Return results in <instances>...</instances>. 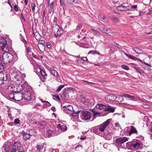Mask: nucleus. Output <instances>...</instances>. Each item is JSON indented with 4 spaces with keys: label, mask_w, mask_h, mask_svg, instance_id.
<instances>
[{
    "label": "nucleus",
    "mask_w": 152,
    "mask_h": 152,
    "mask_svg": "<svg viewBox=\"0 0 152 152\" xmlns=\"http://www.w3.org/2000/svg\"><path fill=\"white\" fill-rule=\"evenodd\" d=\"M10 76L16 82L19 83H21V84L15 85V92H20L28 86L27 82L24 81V79L22 75L19 72L14 71L11 73Z\"/></svg>",
    "instance_id": "nucleus-1"
},
{
    "label": "nucleus",
    "mask_w": 152,
    "mask_h": 152,
    "mask_svg": "<svg viewBox=\"0 0 152 152\" xmlns=\"http://www.w3.org/2000/svg\"><path fill=\"white\" fill-rule=\"evenodd\" d=\"M2 60L4 63L9 64H12L14 61L13 55L7 52L3 54Z\"/></svg>",
    "instance_id": "nucleus-2"
},
{
    "label": "nucleus",
    "mask_w": 152,
    "mask_h": 152,
    "mask_svg": "<svg viewBox=\"0 0 152 152\" xmlns=\"http://www.w3.org/2000/svg\"><path fill=\"white\" fill-rule=\"evenodd\" d=\"M0 49L4 52H7L9 50V47L7 43V38L1 37L0 38Z\"/></svg>",
    "instance_id": "nucleus-3"
},
{
    "label": "nucleus",
    "mask_w": 152,
    "mask_h": 152,
    "mask_svg": "<svg viewBox=\"0 0 152 152\" xmlns=\"http://www.w3.org/2000/svg\"><path fill=\"white\" fill-rule=\"evenodd\" d=\"M24 150L19 141L15 142L11 149V152H24Z\"/></svg>",
    "instance_id": "nucleus-4"
},
{
    "label": "nucleus",
    "mask_w": 152,
    "mask_h": 152,
    "mask_svg": "<svg viewBox=\"0 0 152 152\" xmlns=\"http://www.w3.org/2000/svg\"><path fill=\"white\" fill-rule=\"evenodd\" d=\"M96 107L99 109H104L105 111H110L112 113L114 112L115 109L109 105H107L105 104H98L96 105Z\"/></svg>",
    "instance_id": "nucleus-5"
},
{
    "label": "nucleus",
    "mask_w": 152,
    "mask_h": 152,
    "mask_svg": "<svg viewBox=\"0 0 152 152\" xmlns=\"http://www.w3.org/2000/svg\"><path fill=\"white\" fill-rule=\"evenodd\" d=\"M78 112H80V117L82 120L87 121L89 120L91 117V113L88 111L79 110Z\"/></svg>",
    "instance_id": "nucleus-6"
},
{
    "label": "nucleus",
    "mask_w": 152,
    "mask_h": 152,
    "mask_svg": "<svg viewBox=\"0 0 152 152\" xmlns=\"http://www.w3.org/2000/svg\"><path fill=\"white\" fill-rule=\"evenodd\" d=\"M52 30L54 32V35L56 37H59L63 32V29L61 28L58 24L54 25L53 26Z\"/></svg>",
    "instance_id": "nucleus-7"
},
{
    "label": "nucleus",
    "mask_w": 152,
    "mask_h": 152,
    "mask_svg": "<svg viewBox=\"0 0 152 152\" xmlns=\"http://www.w3.org/2000/svg\"><path fill=\"white\" fill-rule=\"evenodd\" d=\"M32 89L31 88H29L27 90H25L24 92L23 93V99H26L27 101H29L31 98Z\"/></svg>",
    "instance_id": "nucleus-8"
},
{
    "label": "nucleus",
    "mask_w": 152,
    "mask_h": 152,
    "mask_svg": "<svg viewBox=\"0 0 152 152\" xmlns=\"http://www.w3.org/2000/svg\"><path fill=\"white\" fill-rule=\"evenodd\" d=\"M110 121V119H108L106 121L104 122L102 124L99 126V130L102 132H103L109 124V122Z\"/></svg>",
    "instance_id": "nucleus-9"
},
{
    "label": "nucleus",
    "mask_w": 152,
    "mask_h": 152,
    "mask_svg": "<svg viewBox=\"0 0 152 152\" xmlns=\"http://www.w3.org/2000/svg\"><path fill=\"white\" fill-rule=\"evenodd\" d=\"M129 138L126 137H120L115 140V143L121 145L128 140Z\"/></svg>",
    "instance_id": "nucleus-10"
},
{
    "label": "nucleus",
    "mask_w": 152,
    "mask_h": 152,
    "mask_svg": "<svg viewBox=\"0 0 152 152\" xmlns=\"http://www.w3.org/2000/svg\"><path fill=\"white\" fill-rule=\"evenodd\" d=\"M116 9L118 11L124 12L129 11L130 10L129 6H126L124 5L123 4L117 7Z\"/></svg>",
    "instance_id": "nucleus-11"
},
{
    "label": "nucleus",
    "mask_w": 152,
    "mask_h": 152,
    "mask_svg": "<svg viewBox=\"0 0 152 152\" xmlns=\"http://www.w3.org/2000/svg\"><path fill=\"white\" fill-rule=\"evenodd\" d=\"M14 93H15V100L19 101L23 99V93L17 92H14Z\"/></svg>",
    "instance_id": "nucleus-12"
},
{
    "label": "nucleus",
    "mask_w": 152,
    "mask_h": 152,
    "mask_svg": "<svg viewBox=\"0 0 152 152\" xmlns=\"http://www.w3.org/2000/svg\"><path fill=\"white\" fill-rule=\"evenodd\" d=\"M105 99L108 101H114L116 99H118L114 94H110L106 95L105 97Z\"/></svg>",
    "instance_id": "nucleus-13"
},
{
    "label": "nucleus",
    "mask_w": 152,
    "mask_h": 152,
    "mask_svg": "<svg viewBox=\"0 0 152 152\" xmlns=\"http://www.w3.org/2000/svg\"><path fill=\"white\" fill-rule=\"evenodd\" d=\"M101 29L103 33H104L108 35L113 36L114 34V33L112 31L111 29L104 28H102Z\"/></svg>",
    "instance_id": "nucleus-14"
},
{
    "label": "nucleus",
    "mask_w": 152,
    "mask_h": 152,
    "mask_svg": "<svg viewBox=\"0 0 152 152\" xmlns=\"http://www.w3.org/2000/svg\"><path fill=\"white\" fill-rule=\"evenodd\" d=\"M80 101L81 102L85 104L89 105L90 104V100L87 98L83 96H80Z\"/></svg>",
    "instance_id": "nucleus-15"
},
{
    "label": "nucleus",
    "mask_w": 152,
    "mask_h": 152,
    "mask_svg": "<svg viewBox=\"0 0 152 152\" xmlns=\"http://www.w3.org/2000/svg\"><path fill=\"white\" fill-rule=\"evenodd\" d=\"M44 144L43 143H38L36 146L37 151L38 152H42L43 149H44V150H45V149L44 148Z\"/></svg>",
    "instance_id": "nucleus-16"
},
{
    "label": "nucleus",
    "mask_w": 152,
    "mask_h": 152,
    "mask_svg": "<svg viewBox=\"0 0 152 152\" xmlns=\"http://www.w3.org/2000/svg\"><path fill=\"white\" fill-rule=\"evenodd\" d=\"M20 134L21 135L23 136V140H26L30 139L31 136V135L30 134L27 133L24 131L22 132Z\"/></svg>",
    "instance_id": "nucleus-17"
},
{
    "label": "nucleus",
    "mask_w": 152,
    "mask_h": 152,
    "mask_svg": "<svg viewBox=\"0 0 152 152\" xmlns=\"http://www.w3.org/2000/svg\"><path fill=\"white\" fill-rule=\"evenodd\" d=\"M50 73L56 78V80L58 78L59 75L58 72L54 69L53 67L50 68Z\"/></svg>",
    "instance_id": "nucleus-18"
},
{
    "label": "nucleus",
    "mask_w": 152,
    "mask_h": 152,
    "mask_svg": "<svg viewBox=\"0 0 152 152\" xmlns=\"http://www.w3.org/2000/svg\"><path fill=\"white\" fill-rule=\"evenodd\" d=\"M130 127V129L129 132V134L130 136L133 134L137 133V131L134 126H131Z\"/></svg>",
    "instance_id": "nucleus-19"
},
{
    "label": "nucleus",
    "mask_w": 152,
    "mask_h": 152,
    "mask_svg": "<svg viewBox=\"0 0 152 152\" xmlns=\"http://www.w3.org/2000/svg\"><path fill=\"white\" fill-rule=\"evenodd\" d=\"M79 114L80 115V112H78V111L77 112H75V110L74 111V112H72V114L71 115V116H72L73 118L77 120Z\"/></svg>",
    "instance_id": "nucleus-20"
},
{
    "label": "nucleus",
    "mask_w": 152,
    "mask_h": 152,
    "mask_svg": "<svg viewBox=\"0 0 152 152\" xmlns=\"http://www.w3.org/2000/svg\"><path fill=\"white\" fill-rule=\"evenodd\" d=\"M12 148L11 146L8 145H5L3 146V149L6 152H11Z\"/></svg>",
    "instance_id": "nucleus-21"
},
{
    "label": "nucleus",
    "mask_w": 152,
    "mask_h": 152,
    "mask_svg": "<svg viewBox=\"0 0 152 152\" xmlns=\"http://www.w3.org/2000/svg\"><path fill=\"white\" fill-rule=\"evenodd\" d=\"M2 77L4 81H7V75L6 72H0V78Z\"/></svg>",
    "instance_id": "nucleus-22"
},
{
    "label": "nucleus",
    "mask_w": 152,
    "mask_h": 152,
    "mask_svg": "<svg viewBox=\"0 0 152 152\" xmlns=\"http://www.w3.org/2000/svg\"><path fill=\"white\" fill-rule=\"evenodd\" d=\"M98 18L99 20L102 21L103 22L106 23L108 21V20L107 19H105L104 16L102 15H99Z\"/></svg>",
    "instance_id": "nucleus-23"
},
{
    "label": "nucleus",
    "mask_w": 152,
    "mask_h": 152,
    "mask_svg": "<svg viewBox=\"0 0 152 152\" xmlns=\"http://www.w3.org/2000/svg\"><path fill=\"white\" fill-rule=\"evenodd\" d=\"M62 109H65L67 110H69L70 111H73V107L71 105L63 106L62 107Z\"/></svg>",
    "instance_id": "nucleus-24"
},
{
    "label": "nucleus",
    "mask_w": 152,
    "mask_h": 152,
    "mask_svg": "<svg viewBox=\"0 0 152 152\" xmlns=\"http://www.w3.org/2000/svg\"><path fill=\"white\" fill-rule=\"evenodd\" d=\"M15 85H8V86L6 87V88L9 91L14 92V89H15Z\"/></svg>",
    "instance_id": "nucleus-25"
},
{
    "label": "nucleus",
    "mask_w": 152,
    "mask_h": 152,
    "mask_svg": "<svg viewBox=\"0 0 152 152\" xmlns=\"http://www.w3.org/2000/svg\"><path fill=\"white\" fill-rule=\"evenodd\" d=\"M57 126L58 129H60L63 131H66L67 129L66 126L64 125H61L59 124L57 125Z\"/></svg>",
    "instance_id": "nucleus-26"
},
{
    "label": "nucleus",
    "mask_w": 152,
    "mask_h": 152,
    "mask_svg": "<svg viewBox=\"0 0 152 152\" xmlns=\"http://www.w3.org/2000/svg\"><path fill=\"white\" fill-rule=\"evenodd\" d=\"M91 30L93 33L96 37H99L100 35V33L98 31L93 28H92Z\"/></svg>",
    "instance_id": "nucleus-27"
},
{
    "label": "nucleus",
    "mask_w": 152,
    "mask_h": 152,
    "mask_svg": "<svg viewBox=\"0 0 152 152\" xmlns=\"http://www.w3.org/2000/svg\"><path fill=\"white\" fill-rule=\"evenodd\" d=\"M133 50L138 54H140L142 52V50L137 48H134Z\"/></svg>",
    "instance_id": "nucleus-28"
},
{
    "label": "nucleus",
    "mask_w": 152,
    "mask_h": 152,
    "mask_svg": "<svg viewBox=\"0 0 152 152\" xmlns=\"http://www.w3.org/2000/svg\"><path fill=\"white\" fill-rule=\"evenodd\" d=\"M15 96V93H10L9 94L8 98L9 99H13L14 100Z\"/></svg>",
    "instance_id": "nucleus-29"
},
{
    "label": "nucleus",
    "mask_w": 152,
    "mask_h": 152,
    "mask_svg": "<svg viewBox=\"0 0 152 152\" xmlns=\"http://www.w3.org/2000/svg\"><path fill=\"white\" fill-rule=\"evenodd\" d=\"M140 142H137L133 144L132 145L134 148L138 149L140 148Z\"/></svg>",
    "instance_id": "nucleus-30"
},
{
    "label": "nucleus",
    "mask_w": 152,
    "mask_h": 152,
    "mask_svg": "<svg viewBox=\"0 0 152 152\" xmlns=\"http://www.w3.org/2000/svg\"><path fill=\"white\" fill-rule=\"evenodd\" d=\"M40 72L42 77L44 78L45 79L47 76V74H46L45 71L43 70H40Z\"/></svg>",
    "instance_id": "nucleus-31"
},
{
    "label": "nucleus",
    "mask_w": 152,
    "mask_h": 152,
    "mask_svg": "<svg viewBox=\"0 0 152 152\" xmlns=\"http://www.w3.org/2000/svg\"><path fill=\"white\" fill-rule=\"evenodd\" d=\"M47 135L49 137L51 135H52L53 136L54 135V134H53V132L52 130H50L49 129H48L47 130Z\"/></svg>",
    "instance_id": "nucleus-32"
},
{
    "label": "nucleus",
    "mask_w": 152,
    "mask_h": 152,
    "mask_svg": "<svg viewBox=\"0 0 152 152\" xmlns=\"http://www.w3.org/2000/svg\"><path fill=\"white\" fill-rule=\"evenodd\" d=\"M38 124L41 126L43 127L44 126H46L47 124L46 122L45 121H42L40 122H38Z\"/></svg>",
    "instance_id": "nucleus-33"
},
{
    "label": "nucleus",
    "mask_w": 152,
    "mask_h": 152,
    "mask_svg": "<svg viewBox=\"0 0 152 152\" xmlns=\"http://www.w3.org/2000/svg\"><path fill=\"white\" fill-rule=\"evenodd\" d=\"M63 111L67 115H68L69 116H71L72 114V112H73L72 111H70L69 110H66L65 109H63Z\"/></svg>",
    "instance_id": "nucleus-34"
},
{
    "label": "nucleus",
    "mask_w": 152,
    "mask_h": 152,
    "mask_svg": "<svg viewBox=\"0 0 152 152\" xmlns=\"http://www.w3.org/2000/svg\"><path fill=\"white\" fill-rule=\"evenodd\" d=\"M122 96H124V97L127 98H129L131 99H134V97L133 96H131L128 94H124Z\"/></svg>",
    "instance_id": "nucleus-35"
},
{
    "label": "nucleus",
    "mask_w": 152,
    "mask_h": 152,
    "mask_svg": "<svg viewBox=\"0 0 152 152\" xmlns=\"http://www.w3.org/2000/svg\"><path fill=\"white\" fill-rule=\"evenodd\" d=\"M142 106L145 108H148L150 107V105L149 104V103H144L142 104Z\"/></svg>",
    "instance_id": "nucleus-36"
},
{
    "label": "nucleus",
    "mask_w": 152,
    "mask_h": 152,
    "mask_svg": "<svg viewBox=\"0 0 152 152\" xmlns=\"http://www.w3.org/2000/svg\"><path fill=\"white\" fill-rule=\"evenodd\" d=\"M64 87V85H61L59 86L58 88L56 89V92L57 93L59 92Z\"/></svg>",
    "instance_id": "nucleus-37"
},
{
    "label": "nucleus",
    "mask_w": 152,
    "mask_h": 152,
    "mask_svg": "<svg viewBox=\"0 0 152 152\" xmlns=\"http://www.w3.org/2000/svg\"><path fill=\"white\" fill-rule=\"evenodd\" d=\"M83 148V146L81 145H77L75 148V149L77 151H80Z\"/></svg>",
    "instance_id": "nucleus-38"
},
{
    "label": "nucleus",
    "mask_w": 152,
    "mask_h": 152,
    "mask_svg": "<svg viewBox=\"0 0 152 152\" xmlns=\"http://www.w3.org/2000/svg\"><path fill=\"white\" fill-rule=\"evenodd\" d=\"M4 67L2 63L0 62V72H3L4 70Z\"/></svg>",
    "instance_id": "nucleus-39"
},
{
    "label": "nucleus",
    "mask_w": 152,
    "mask_h": 152,
    "mask_svg": "<svg viewBox=\"0 0 152 152\" xmlns=\"http://www.w3.org/2000/svg\"><path fill=\"white\" fill-rule=\"evenodd\" d=\"M92 111L93 112L94 116H95L96 115L100 114V113L98 112L97 111H95V110L94 109H93L92 110Z\"/></svg>",
    "instance_id": "nucleus-40"
},
{
    "label": "nucleus",
    "mask_w": 152,
    "mask_h": 152,
    "mask_svg": "<svg viewBox=\"0 0 152 152\" xmlns=\"http://www.w3.org/2000/svg\"><path fill=\"white\" fill-rule=\"evenodd\" d=\"M121 67L126 70H129V67L125 65H122L121 66Z\"/></svg>",
    "instance_id": "nucleus-41"
},
{
    "label": "nucleus",
    "mask_w": 152,
    "mask_h": 152,
    "mask_svg": "<svg viewBox=\"0 0 152 152\" xmlns=\"http://www.w3.org/2000/svg\"><path fill=\"white\" fill-rule=\"evenodd\" d=\"M116 97L118 98V99H116V101H118V102H121L122 100V101H123L122 99H123L122 96H120L119 97Z\"/></svg>",
    "instance_id": "nucleus-42"
},
{
    "label": "nucleus",
    "mask_w": 152,
    "mask_h": 152,
    "mask_svg": "<svg viewBox=\"0 0 152 152\" xmlns=\"http://www.w3.org/2000/svg\"><path fill=\"white\" fill-rule=\"evenodd\" d=\"M20 120L18 118H16L14 121V123L15 124H18L20 123Z\"/></svg>",
    "instance_id": "nucleus-43"
},
{
    "label": "nucleus",
    "mask_w": 152,
    "mask_h": 152,
    "mask_svg": "<svg viewBox=\"0 0 152 152\" xmlns=\"http://www.w3.org/2000/svg\"><path fill=\"white\" fill-rule=\"evenodd\" d=\"M26 55L27 56L30 52L31 51V49L29 47L27 48L26 49Z\"/></svg>",
    "instance_id": "nucleus-44"
},
{
    "label": "nucleus",
    "mask_w": 152,
    "mask_h": 152,
    "mask_svg": "<svg viewBox=\"0 0 152 152\" xmlns=\"http://www.w3.org/2000/svg\"><path fill=\"white\" fill-rule=\"evenodd\" d=\"M53 1H52L51 2L50 5V10L51 11H53L54 10L53 8Z\"/></svg>",
    "instance_id": "nucleus-45"
},
{
    "label": "nucleus",
    "mask_w": 152,
    "mask_h": 152,
    "mask_svg": "<svg viewBox=\"0 0 152 152\" xmlns=\"http://www.w3.org/2000/svg\"><path fill=\"white\" fill-rule=\"evenodd\" d=\"M134 68L135 69L136 72L141 74V72L142 71V70L140 69L139 68H137L136 67H134Z\"/></svg>",
    "instance_id": "nucleus-46"
},
{
    "label": "nucleus",
    "mask_w": 152,
    "mask_h": 152,
    "mask_svg": "<svg viewBox=\"0 0 152 152\" xmlns=\"http://www.w3.org/2000/svg\"><path fill=\"white\" fill-rule=\"evenodd\" d=\"M116 47L118 48H121V46L119 45L118 44H117L116 43H114L113 44Z\"/></svg>",
    "instance_id": "nucleus-47"
},
{
    "label": "nucleus",
    "mask_w": 152,
    "mask_h": 152,
    "mask_svg": "<svg viewBox=\"0 0 152 152\" xmlns=\"http://www.w3.org/2000/svg\"><path fill=\"white\" fill-rule=\"evenodd\" d=\"M41 101L42 102L45 103V104H46V105L47 106L50 107V106H51V105L50 104L48 101H45L43 102L42 100H41Z\"/></svg>",
    "instance_id": "nucleus-48"
},
{
    "label": "nucleus",
    "mask_w": 152,
    "mask_h": 152,
    "mask_svg": "<svg viewBox=\"0 0 152 152\" xmlns=\"http://www.w3.org/2000/svg\"><path fill=\"white\" fill-rule=\"evenodd\" d=\"M35 5L34 3H32L31 4V8L32 11H34L35 10Z\"/></svg>",
    "instance_id": "nucleus-49"
},
{
    "label": "nucleus",
    "mask_w": 152,
    "mask_h": 152,
    "mask_svg": "<svg viewBox=\"0 0 152 152\" xmlns=\"http://www.w3.org/2000/svg\"><path fill=\"white\" fill-rule=\"evenodd\" d=\"M29 132L31 133L32 134H35V130L34 129H31L29 130Z\"/></svg>",
    "instance_id": "nucleus-50"
},
{
    "label": "nucleus",
    "mask_w": 152,
    "mask_h": 152,
    "mask_svg": "<svg viewBox=\"0 0 152 152\" xmlns=\"http://www.w3.org/2000/svg\"><path fill=\"white\" fill-rule=\"evenodd\" d=\"M46 45L47 47L48 48H51V45L50 42H47Z\"/></svg>",
    "instance_id": "nucleus-51"
},
{
    "label": "nucleus",
    "mask_w": 152,
    "mask_h": 152,
    "mask_svg": "<svg viewBox=\"0 0 152 152\" xmlns=\"http://www.w3.org/2000/svg\"><path fill=\"white\" fill-rule=\"evenodd\" d=\"M2 77L0 78V85L4 83V82L6 81H4Z\"/></svg>",
    "instance_id": "nucleus-52"
},
{
    "label": "nucleus",
    "mask_w": 152,
    "mask_h": 152,
    "mask_svg": "<svg viewBox=\"0 0 152 152\" xmlns=\"http://www.w3.org/2000/svg\"><path fill=\"white\" fill-rule=\"evenodd\" d=\"M133 60H136V61H140L141 62H142V61L141 60V59H139L138 58L134 56L133 57V59H132Z\"/></svg>",
    "instance_id": "nucleus-53"
},
{
    "label": "nucleus",
    "mask_w": 152,
    "mask_h": 152,
    "mask_svg": "<svg viewBox=\"0 0 152 152\" xmlns=\"http://www.w3.org/2000/svg\"><path fill=\"white\" fill-rule=\"evenodd\" d=\"M83 81L84 82H86L87 83V84H88V85H90V84H95V83H94L89 82L88 81H86L85 80H83Z\"/></svg>",
    "instance_id": "nucleus-54"
},
{
    "label": "nucleus",
    "mask_w": 152,
    "mask_h": 152,
    "mask_svg": "<svg viewBox=\"0 0 152 152\" xmlns=\"http://www.w3.org/2000/svg\"><path fill=\"white\" fill-rule=\"evenodd\" d=\"M45 41L44 40L42 39L40 40L39 42L40 44H42V45H44V44L45 43Z\"/></svg>",
    "instance_id": "nucleus-55"
},
{
    "label": "nucleus",
    "mask_w": 152,
    "mask_h": 152,
    "mask_svg": "<svg viewBox=\"0 0 152 152\" xmlns=\"http://www.w3.org/2000/svg\"><path fill=\"white\" fill-rule=\"evenodd\" d=\"M82 27V26L81 25H78L77 27L76 30H80Z\"/></svg>",
    "instance_id": "nucleus-56"
},
{
    "label": "nucleus",
    "mask_w": 152,
    "mask_h": 152,
    "mask_svg": "<svg viewBox=\"0 0 152 152\" xmlns=\"http://www.w3.org/2000/svg\"><path fill=\"white\" fill-rule=\"evenodd\" d=\"M81 59L84 61H88V60L87 58L86 57H81Z\"/></svg>",
    "instance_id": "nucleus-57"
},
{
    "label": "nucleus",
    "mask_w": 152,
    "mask_h": 152,
    "mask_svg": "<svg viewBox=\"0 0 152 152\" xmlns=\"http://www.w3.org/2000/svg\"><path fill=\"white\" fill-rule=\"evenodd\" d=\"M60 2L61 5L62 6L64 3L65 0H60Z\"/></svg>",
    "instance_id": "nucleus-58"
},
{
    "label": "nucleus",
    "mask_w": 152,
    "mask_h": 152,
    "mask_svg": "<svg viewBox=\"0 0 152 152\" xmlns=\"http://www.w3.org/2000/svg\"><path fill=\"white\" fill-rule=\"evenodd\" d=\"M14 9L16 11H18V7L16 5H15L14 6Z\"/></svg>",
    "instance_id": "nucleus-59"
},
{
    "label": "nucleus",
    "mask_w": 152,
    "mask_h": 152,
    "mask_svg": "<svg viewBox=\"0 0 152 152\" xmlns=\"http://www.w3.org/2000/svg\"><path fill=\"white\" fill-rule=\"evenodd\" d=\"M32 54L34 58H37V55L33 53H32Z\"/></svg>",
    "instance_id": "nucleus-60"
},
{
    "label": "nucleus",
    "mask_w": 152,
    "mask_h": 152,
    "mask_svg": "<svg viewBox=\"0 0 152 152\" xmlns=\"http://www.w3.org/2000/svg\"><path fill=\"white\" fill-rule=\"evenodd\" d=\"M89 53L94 54L95 53V52L93 50H91L89 51Z\"/></svg>",
    "instance_id": "nucleus-61"
},
{
    "label": "nucleus",
    "mask_w": 152,
    "mask_h": 152,
    "mask_svg": "<svg viewBox=\"0 0 152 152\" xmlns=\"http://www.w3.org/2000/svg\"><path fill=\"white\" fill-rule=\"evenodd\" d=\"M137 5H132L131 6V8L132 9H135L137 8Z\"/></svg>",
    "instance_id": "nucleus-62"
},
{
    "label": "nucleus",
    "mask_w": 152,
    "mask_h": 152,
    "mask_svg": "<svg viewBox=\"0 0 152 152\" xmlns=\"http://www.w3.org/2000/svg\"><path fill=\"white\" fill-rule=\"evenodd\" d=\"M51 109V110L53 111H54V112L56 110V108H55V107L54 106H53V107H52Z\"/></svg>",
    "instance_id": "nucleus-63"
},
{
    "label": "nucleus",
    "mask_w": 152,
    "mask_h": 152,
    "mask_svg": "<svg viewBox=\"0 0 152 152\" xmlns=\"http://www.w3.org/2000/svg\"><path fill=\"white\" fill-rule=\"evenodd\" d=\"M129 127L130 128V126H127L125 128V129H124V131H125V132L128 131Z\"/></svg>",
    "instance_id": "nucleus-64"
}]
</instances>
